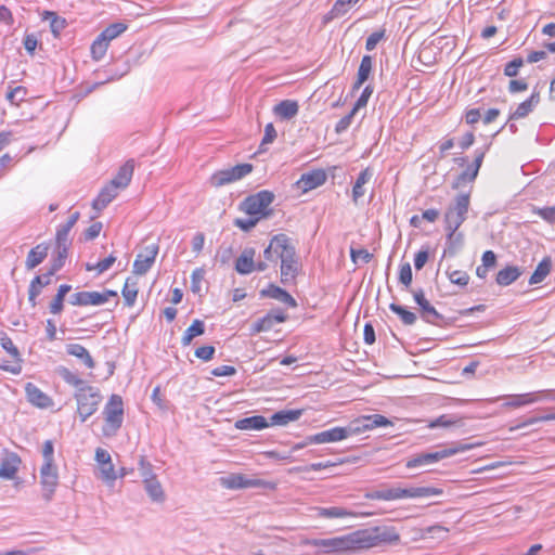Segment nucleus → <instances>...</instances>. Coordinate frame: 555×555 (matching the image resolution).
Returning a JSON list of instances; mask_svg holds the SVG:
<instances>
[{"mask_svg":"<svg viewBox=\"0 0 555 555\" xmlns=\"http://www.w3.org/2000/svg\"><path fill=\"white\" fill-rule=\"evenodd\" d=\"M400 534L396 528L387 526H376L366 529H359L345 535L309 539L305 541L306 545L314 546L318 554H352L366 551L382 544H398Z\"/></svg>","mask_w":555,"mask_h":555,"instance_id":"obj_1","label":"nucleus"},{"mask_svg":"<svg viewBox=\"0 0 555 555\" xmlns=\"http://www.w3.org/2000/svg\"><path fill=\"white\" fill-rule=\"evenodd\" d=\"M469 206L470 194L459 193L444 211V230L447 232V238L450 241L451 245L453 244L454 237L460 238V241L462 240V233H457V230L466 220Z\"/></svg>","mask_w":555,"mask_h":555,"instance_id":"obj_2","label":"nucleus"},{"mask_svg":"<svg viewBox=\"0 0 555 555\" xmlns=\"http://www.w3.org/2000/svg\"><path fill=\"white\" fill-rule=\"evenodd\" d=\"M442 489L435 487H383L378 490L367 491V500L396 501L401 499L430 498L442 494Z\"/></svg>","mask_w":555,"mask_h":555,"instance_id":"obj_3","label":"nucleus"},{"mask_svg":"<svg viewBox=\"0 0 555 555\" xmlns=\"http://www.w3.org/2000/svg\"><path fill=\"white\" fill-rule=\"evenodd\" d=\"M74 397L77 402V413L81 423H85L98 411L102 401L100 390L90 385L76 389Z\"/></svg>","mask_w":555,"mask_h":555,"instance_id":"obj_4","label":"nucleus"},{"mask_svg":"<svg viewBox=\"0 0 555 555\" xmlns=\"http://www.w3.org/2000/svg\"><path fill=\"white\" fill-rule=\"evenodd\" d=\"M105 424L102 433L105 437H113L120 429L124 422V402L119 395H112L103 410Z\"/></svg>","mask_w":555,"mask_h":555,"instance_id":"obj_5","label":"nucleus"},{"mask_svg":"<svg viewBox=\"0 0 555 555\" xmlns=\"http://www.w3.org/2000/svg\"><path fill=\"white\" fill-rule=\"evenodd\" d=\"M473 446L470 444H463L459 443L456 447L453 448H446L439 451L435 452H424L415 454L414 456H411L405 462L406 468H417L422 466H428L431 464H435L443 459L450 457L452 455H455L460 452H465L467 450H470Z\"/></svg>","mask_w":555,"mask_h":555,"instance_id":"obj_6","label":"nucleus"},{"mask_svg":"<svg viewBox=\"0 0 555 555\" xmlns=\"http://www.w3.org/2000/svg\"><path fill=\"white\" fill-rule=\"evenodd\" d=\"M273 199V193L263 190L247 196L241 203V210L249 216H257L259 219H261L271 215V209L269 206L272 204Z\"/></svg>","mask_w":555,"mask_h":555,"instance_id":"obj_7","label":"nucleus"},{"mask_svg":"<svg viewBox=\"0 0 555 555\" xmlns=\"http://www.w3.org/2000/svg\"><path fill=\"white\" fill-rule=\"evenodd\" d=\"M251 170L253 165L248 163L240 164L230 168H224L214 172L209 178V183L214 188H221L223 185L241 180L242 178L250 173Z\"/></svg>","mask_w":555,"mask_h":555,"instance_id":"obj_8","label":"nucleus"},{"mask_svg":"<svg viewBox=\"0 0 555 555\" xmlns=\"http://www.w3.org/2000/svg\"><path fill=\"white\" fill-rule=\"evenodd\" d=\"M111 297H117V292L106 289L103 293L99 292H77L69 298L73 306H101L108 301Z\"/></svg>","mask_w":555,"mask_h":555,"instance_id":"obj_9","label":"nucleus"},{"mask_svg":"<svg viewBox=\"0 0 555 555\" xmlns=\"http://www.w3.org/2000/svg\"><path fill=\"white\" fill-rule=\"evenodd\" d=\"M543 399L555 401V395H553V390L544 389L533 392L509 395L506 397V401L503 405L506 408L517 409L524 405L535 403Z\"/></svg>","mask_w":555,"mask_h":555,"instance_id":"obj_10","label":"nucleus"},{"mask_svg":"<svg viewBox=\"0 0 555 555\" xmlns=\"http://www.w3.org/2000/svg\"><path fill=\"white\" fill-rule=\"evenodd\" d=\"M281 282L287 284L296 279L298 273V261L295 247L289 243L286 249L281 250Z\"/></svg>","mask_w":555,"mask_h":555,"instance_id":"obj_11","label":"nucleus"},{"mask_svg":"<svg viewBox=\"0 0 555 555\" xmlns=\"http://www.w3.org/2000/svg\"><path fill=\"white\" fill-rule=\"evenodd\" d=\"M40 485L43 499L50 502L59 485V473L55 464H42L40 468Z\"/></svg>","mask_w":555,"mask_h":555,"instance_id":"obj_12","label":"nucleus"},{"mask_svg":"<svg viewBox=\"0 0 555 555\" xmlns=\"http://www.w3.org/2000/svg\"><path fill=\"white\" fill-rule=\"evenodd\" d=\"M221 486L227 489H246V488H272L269 481L258 478H248L242 474H230L220 479Z\"/></svg>","mask_w":555,"mask_h":555,"instance_id":"obj_13","label":"nucleus"},{"mask_svg":"<svg viewBox=\"0 0 555 555\" xmlns=\"http://www.w3.org/2000/svg\"><path fill=\"white\" fill-rule=\"evenodd\" d=\"M95 461L99 464L100 478L107 485L113 486L118 475L112 462L111 454L102 448L95 450Z\"/></svg>","mask_w":555,"mask_h":555,"instance_id":"obj_14","label":"nucleus"},{"mask_svg":"<svg viewBox=\"0 0 555 555\" xmlns=\"http://www.w3.org/2000/svg\"><path fill=\"white\" fill-rule=\"evenodd\" d=\"M489 146L490 145H487L483 149L475 150V159L473 164L468 165L466 169L456 178L455 182L453 183V189H459L465 183H472L475 181Z\"/></svg>","mask_w":555,"mask_h":555,"instance_id":"obj_15","label":"nucleus"},{"mask_svg":"<svg viewBox=\"0 0 555 555\" xmlns=\"http://www.w3.org/2000/svg\"><path fill=\"white\" fill-rule=\"evenodd\" d=\"M351 426L348 428L346 427H333L327 430L320 431L318 434H314L312 436H309L308 442L309 443H328V442H336L341 441L346 438H348L350 435H352Z\"/></svg>","mask_w":555,"mask_h":555,"instance_id":"obj_16","label":"nucleus"},{"mask_svg":"<svg viewBox=\"0 0 555 555\" xmlns=\"http://www.w3.org/2000/svg\"><path fill=\"white\" fill-rule=\"evenodd\" d=\"M158 249L159 247L157 244L145 246L143 251L137 255L133 262V273L138 275L145 274L155 262Z\"/></svg>","mask_w":555,"mask_h":555,"instance_id":"obj_17","label":"nucleus"},{"mask_svg":"<svg viewBox=\"0 0 555 555\" xmlns=\"http://www.w3.org/2000/svg\"><path fill=\"white\" fill-rule=\"evenodd\" d=\"M415 302L421 308L422 319L430 324L438 325L443 320V317L436 310L434 306L425 298L423 289L413 293Z\"/></svg>","mask_w":555,"mask_h":555,"instance_id":"obj_18","label":"nucleus"},{"mask_svg":"<svg viewBox=\"0 0 555 555\" xmlns=\"http://www.w3.org/2000/svg\"><path fill=\"white\" fill-rule=\"evenodd\" d=\"M392 425V422L380 414L365 415L351 423L352 433H362L377 427Z\"/></svg>","mask_w":555,"mask_h":555,"instance_id":"obj_19","label":"nucleus"},{"mask_svg":"<svg viewBox=\"0 0 555 555\" xmlns=\"http://www.w3.org/2000/svg\"><path fill=\"white\" fill-rule=\"evenodd\" d=\"M289 243L291 241L285 234L273 236L268 247L263 250L264 260L276 263L281 258V250L284 251Z\"/></svg>","mask_w":555,"mask_h":555,"instance_id":"obj_20","label":"nucleus"},{"mask_svg":"<svg viewBox=\"0 0 555 555\" xmlns=\"http://www.w3.org/2000/svg\"><path fill=\"white\" fill-rule=\"evenodd\" d=\"M326 181V173L322 169L302 173L296 185L304 193L321 186Z\"/></svg>","mask_w":555,"mask_h":555,"instance_id":"obj_21","label":"nucleus"},{"mask_svg":"<svg viewBox=\"0 0 555 555\" xmlns=\"http://www.w3.org/2000/svg\"><path fill=\"white\" fill-rule=\"evenodd\" d=\"M52 275H54V273L48 270L47 273L42 275H37L31 280L28 288V301L31 305V307H36V298L40 295L42 287L51 283Z\"/></svg>","mask_w":555,"mask_h":555,"instance_id":"obj_22","label":"nucleus"},{"mask_svg":"<svg viewBox=\"0 0 555 555\" xmlns=\"http://www.w3.org/2000/svg\"><path fill=\"white\" fill-rule=\"evenodd\" d=\"M118 190L120 189L114 185L112 182L107 183L93 201L92 207L99 211L104 209L114 198H116L118 195Z\"/></svg>","mask_w":555,"mask_h":555,"instance_id":"obj_23","label":"nucleus"},{"mask_svg":"<svg viewBox=\"0 0 555 555\" xmlns=\"http://www.w3.org/2000/svg\"><path fill=\"white\" fill-rule=\"evenodd\" d=\"M134 160L128 159L117 171L116 176L109 181L119 189H126L133 176Z\"/></svg>","mask_w":555,"mask_h":555,"instance_id":"obj_24","label":"nucleus"},{"mask_svg":"<svg viewBox=\"0 0 555 555\" xmlns=\"http://www.w3.org/2000/svg\"><path fill=\"white\" fill-rule=\"evenodd\" d=\"M260 295L262 297H269V298L276 299L283 304L288 305L289 307L297 306L296 300L288 292H286L285 289L281 288L280 286H276L274 284H270L268 286V288L262 289L260 292Z\"/></svg>","mask_w":555,"mask_h":555,"instance_id":"obj_25","label":"nucleus"},{"mask_svg":"<svg viewBox=\"0 0 555 555\" xmlns=\"http://www.w3.org/2000/svg\"><path fill=\"white\" fill-rule=\"evenodd\" d=\"M302 410H281L270 416L269 426H285L299 420Z\"/></svg>","mask_w":555,"mask_h":555,"instance_id":"obj_26","label":"nucleus"},{"mask_svg":"<svg viewBox=\"0 0 555 555\" xmlns=\"http://www.w3.org/2000/svg\"><path fill=\"white\" fill-rule=\"evenodd\" d=\"M234 427L240 430H261L269 427V423L264 416L254 415L237 420Z\"/></svg>","mask_w":555,"mask_h":555,"instance_id":"obj_27","label":"nucleus"},{"mask_svg":"<svg viewBox=\"0 0 555 555\" xmlns=\"http://www.w3.org/2000/svg\"><path fill=\"white\" fill-rule=\"evenodd\" d=\"M28 401L41 409L48 408L51 404V399L36 385L28 383L25 387Z\"/></svg>","mask_w":555,"mask_h":555,"instance_id":"obj_28","label":"nucleus"},{"mask_svg":"<svg viewBox=\"0 0 555 555\" xmlns=\"http://www.w3.org/2000/svg\"><path fill=\"white\" fill-rule=\"evenodd\" d=\"M143 487L152 502L163 504L166 501L165 490L157 477L151 480H145L143 482Z\"/></svg>","mask_w":555,"mask_h":555,"instance_id":"obj_29","label":"nucleus"},{"mask_svg":"<svg viewBox=\"0 0 555 555\" xmlns=\"http://www.w3.org/2000/svg\"><path fill=\"white\" fill-rule=\"evenodd\" d=\"M255 249L254 248H245L242 255L236 259L235 270L240 274H249L255 270L254 262Z\"/></svg>","mask_w":555,"mask_h":555,"instance_id":"obj_30","label":"nucleus"},{"mask_svg":"<svg viewBox=\"0 0 555 555\" xmlns=\"http://www.w3.org/2000/svg\"><path fill=\"white\" fill-rule=\"evenodd\" d=\"M369 514H358L353 511L339 507V506H331V507H319L318 516L323 518H345V517H358V516H367Z\"/></svg>","mask_w":555,"mask_h":555,"instance_id":"obj_31","label":"nucleus"},{"mask_svg":"<svg viewBox=\"0 0 555 555\" xmlns=\"http://www.w3.org/2000/svg\"><path fill=\"white\" fill-rule=\"evenodd\" d=\"M49 246L47 244H39L31 248L27 255L25 266L28 270L35 269L48 256Z\"/></svg>","mask_w":555,"mask_h":555,"instance_id":"obj_32","label":"nucleus"},{"mask_svg":"<svg viewBox=\"0 0 555 555\" xmlns=\"http://www.w3.org/2000/svg\"><path fill=\"white\" fill-rule=\"evenodd\" d=\"M521 273L522 271L520 268L516 266H506L498 272L495 282L500 286H508L514 283L521 275Z\"/></svg>","mask_w":555,"mask_h":555,"instance_id":"obj_33","label":"nucleus"},{"mask_svg":"<svg viewBox=\"0 0 555 555\" xmlns=\"http://www.w3.org/2000/svg\"><path fill=\"white\" fill-rule=\"evenodd\" d=\"M274 114L282 119L288 120L298 114L299 106L296 101L284 100L274 106Z\"/></svg>","mask_w":555,"mask_h":555,"instance_id":"obj_34","label":"nucleus"},{"mask_svg":"<svg viewBox=\"0 0 555 555\" xmlns=\"http://www.w3.org/2000/svg\"><path fill=\"white\" fill-rule=\"evenodd\" d=\"M66 351L69 356L80 359L88 369H94L95 363L90 352L80 344H68Z\"/></svg>","mask_w":555,"mask_h":555,"instance_id":"obj_35","label":"nucleus"},{"mask_svg":"<svg viewBox=\"0 0 555 555\" xmlns=\"http://www.w3.org/2000/svg\"><path fill=\"white\" fill-rule=\"evenodd\" d=\"M373 68V59L370 55H364L361 60L358 74H357V80L354 81L352 89L358 90L361 88V86L369 79V76Z\"/></svg>","mask_w":555,"mask_h":555,"instance_id":"obj_36","label":"nucleus"},{"mask_svg":"<svg viewBox=\"0 0 555 555\" xmlns=\"http://www.w3.org/2000/svg\"><path fill=\"white\" fill-rule=\"evenodd\" d=\"M373 173L369 168L362 170L352 188V199L354 203H358L359 198H361L365 194L364 185L371 180Z\"/></svg>","mask_w":555,"mask_h":555,"instance_id":"obj_37","label":"nucleus"},{"mask_svg":"<svg viewBox=\"0 0 555 555\" xmlns=\"http://www.w3.org/2000/svg\"><path fill=\"white\" fill-rule=\"evenodd\" d=\"M552 269V260L550 257L543 258L537 266L535 270L531 274L529 279V284H539L541 283L551 272Z\"/></svg>","mask_w":555,"mask_h":555,"instance_id":"obj_38","label":"nucleus"},{"mask_svg":"<svg viewBox=\"0 0 555 555\" xmlns=\"http://www.w3.org/2000/svg\"><path fill=\"white\" fill-rule=\"evenodd\" d=\"M540 96L538 93H532L529 99L520 103L514 113L511 115V119H519L526 117L533 107L539 103Z\"/></svg>","mask_w":555,"mask_h":555,"instance_id":"obj_39","label":"nucleus"},{"mask_svg":"<svg viewBox=\"0 0 555 555\" xmlns=\"http://www.w3.org/2000/svg\"><path fill=\"white\" fill-rule=\"evenodd\" d=\"M138 283L133 278H127L125 285L122 287L121 294L125 299V305L128 307H132L137 300L138 296Z\"/></svg>","mask_w":555,"mask_h":555,"instance_id":"obj_40","label":"nucleus"},{"mask_svg":"<svg viewBox=\"0 0 555 555\" xmlns=\"http://www.w3.org/2000/svg\"><path fill=\"white\" fill-rule=\"evenodd\" d=\"M205 332V323L202 320H194L192 324L185 330L181 343L183 346L191 344L194 337L203 335Z\"/></svg>","mask_w":555,"mask_h":555,"instance_id":"obj_41","label":"nucleus"},{"mask_svg":"<svg viewBox=\"0 0 555 555\" xmlns=\"http://www.w3.org/2000/svg\"><path fill=\"white\" fill-rule=\"evenodd\" d=\"M70 289H72V286L68 284L60 285L57 293L49 307L51 313L60 314L63 311L64 298Z\"/></svg>","mask_w":555,"mask_h":555,"instance_id":"obj_42","label":"nucleus"},{"mask_svg":"<svg viewBox=\"0 0 555 555\" xmlns=\"http://www.w3.org/2000/svg\"><path fill=\"white\" fill-rule=\"evenodd\" d=\"M17 464L18 459L15 456L12 459L3 460L0 465V478L13 479L18 469Z\"/></svg>","mask_w":555,"mask_h":555,"instance_id":"obj_43","label":"nucleus"},{"mask_svg":"<svg viewBox=\"0 0 555 555\" xmlns=\"http://www.w3.org/2000/svg\"><path fill=\"white\" fill-rule=\"evenodd\" d=\"M127 29V26L122 23H115L107 26L99 36L111 43V41L117 38Z\"/></svg>","mask_w":555,"mask_h":555,"instance_id":"obj_44","label":"nucleus"},{"mask_svg":"<svg viewBox=\"0 0 555 555\" xmlns=\"http://www.w3.org/2000/svg\"><path fill=\"white\" fill-rule=\"evenodd\" d=\"M389 309L393 313L398 314L399 318L401 319L402 323L405 325H412L416 321V314L414 312L406 310L404 307H402L400 305L392 302L389 305Z\"/></svg>","mask_w":555,"mask_h":555,"instance_id":"obj_45","label":"nucleus"},{"mask_svg":"<svg viewBox=\"0 0 555 555\" xmlns=\"http://www.w3.org/2000/svg\"><path fill=\"white\" fill-rule=\"evenodd\" d=\"M59 374L65 383L76 387V389L82 386H88L76 373L72 372L67 367H60Z\"/></svg>","mask_w":555,"mask_h":555,"instance_id":"obj_46","label":"nucleus"},{"mask_svg":"<svg viewBox=\"0 0 555 555\" xmlns=\"http://www.w3.org/2000/svg\"><path fill=\"white\" fill-rule=\"evenodd\" d=\"M109 43L103 40L100 36L91 44V56L94 61H100L104 57Z\"/></svg>","mask_w":555,"mask_h":555,"instance_id":"obj_47","label":"nucleus"},{"mask_svg":"<svg viewBox=\"0 0 555 555\" xmlns=\"http://www.w3.org/2000/svg\"><path fill=\"white\" fill-rule=\"evenodd\" d=\"M67 256L68 247L56 246V256L53 257L49 270L55 274L64 266Z\"/></svg>","mask_w":555,"mask_h":555,"instance_id":"obj_48","label":"nucleus"},{"mask_svg":"<svg viewBox=\"0 0 555 555\" xmlns=\"http://www.w3.org/2000/svg\"><path fill=\"white\" fill-rule=\"evenodd\" d=\"M139 470L142 478V482H144L145 480L156 478L153 465L151 464V462L146 460L144 455H141L139 459Z\"/></svg>","mask_w":555,"mask_h":555,"instance_id":"obj_49","label":"nucleus"},{"mask_svg":"<svg viewBox=\"0 0 555 555\" xmlns=\"http://www.w3.org/2000/svg\"><path fill=\"white\" fill-rule=\"evenodd\" d=\"M352 7L344 0H337L328 12V20L344 16Z\"/></svg>","mask_w":555,"mask_h":555,"instance_id":"obj_50","label":"nucleus"},{"mask_svg":"<svg viewBox=\"0 0 555 555\" xmlns=\"http://www.w3.org/2000/svg\"><path fill=\"white\" fill-rule=\"evenodd\" d=\"M70 228H66L65 224H61L57 230H56V235H55V243H56V246H61V247H69L70 245V242H69V232H70Z\"/></svg>","mask_w":555,"mask_h":555,"instance_id":"obj_51","label":"nucleus"},{"mask_svg":"<svg viewBox=\"0 0 555 555\" xmlns=\"http://www.w3.org/2000/svg\"><path fill=\"white\" fill-rule=\"evenodd\" d=\"M0 345L12 358L17 360L20 359V351L17 347L5 333H3L0 338Z\"/></svg>","mask_w":555,"mask_h":555,"instance_id":"obj_52","label":"nucleus"},{"mask_svg":"<svg viewBox=\"0 0 555 555\" xmlns=\"http://www.w3.org/2000/svg\"><path fill=\"white\" fill-rule=\"evenodd\" d=\"M26 95V89L24 87H15L11 89L7 95L5 99L13 105H17L20 102L24 100Z\"/></svg>","mask_w":555,"mask_h":555,"instance_id":"obj_53","label":"nucleus"},{"mask_svg":"<svg viewBox=\"0 0 555 555\" xmlns=\"http://www.w3.org/2000/svg\"><path fill=\"white\" fill-rule=\"evenodd\" d=\"M448 278L451 283L460 285V286H466L469 281V275L465 271L461 270H454L451 272H447Z\"/></svg>","mask_w":555,"mask_h":555,"instance_id":"obj_54","label":"nucleus"},{"mask_svg":"<svg viewBox=\"0 0 555 555\" xmlns=\"http://www.w3.org/2000/svg\"><path fill=\"white\" fill-rule=\"evenodd\" d=\"M272 327H273V325L271 324L270 319L267 315H264L253 323V325L250 327V332L254 335V334H258L261 332H268Z\"/></svg>","mask_w":555,"mask_h":555,"instance_id":"obj_55","label":"nucleus"},{"mask_svg":"<svg viewBox=\"0 0 555 555\" xmlns=\"http://www.w3.org/2000/svg\"><path fill=\"white\" fill-rule=\"evenodd\" d=\"M524 65V61L521 57H516L508 62L504 67V75L507 77H516L518 75L519 68Z\"/></svg>","mask_w":555,"mask_h":555,"instance_id":"obj_56","label":"nucleus"},{"mask_svg":"<svg viewBox=\"0 0 555 555\" xmlns=\"http://www.w3.org/2000/svg\"><path fill=\"white\" fill-rule=\"evenodd\" d=\"M399 281L406 287L412 283V269L409 262L402 263L399 271Z\"/></svg>","mask_w":555,"mask_h":555,"instance_id":"obj_57","label":"nucleus"},{"mask_svg":"<svg viewBox=\"0 0 555 555\" xmlns=\"http://www.w3.org/2000/svg\"><path fill=\"white\" fill-rule=\"evenodd\" d=\"M356 113H357L356 109L352 108L349 114H347L346 116L340 118L335 126V131L337 133H341V132L346 131L349 128V126L351 125Z\"/></svg>","mask_w":555,"mask_h":555,"instance_id":"obj_58","label":"nucleus"},{"mask_svg":"<svg viewBox=\"0 0 555 555\" xmlns=\"http://www.w3.org/2000/svg\"><path fill=\"white\" fill-rule=\"evenodd\" d=\"M259 220H260L259 217H253V216H250L247 219L237 218L234 220V225L240 228L243 231H249L256 227V224Z\"/></svg>","mask_w":555,"mask_h":555,"instance_id":"obj_59","label":"nucleus"},{"mask_svg":"<svg viewBox=\"0 0 555 555\" xmlns=\"http://www.w3.org/2000/svg\"><path fill=\"white\" fill-rule=\"evenodd\" d=\"M372 93L373 87L370 85L366 86L352 108L356 109V112H358L360 108L365 107Z\"/></svg>","mask_w":555,"mask_h":555,"instance_id":"obj_60","label":"nucleus"},{"mask_svg":"<svg viewBox=\"0 0 555 555\" xmlns=\"http://www.w3.org/2000/svg\"><path fill=\"white\" fill-rule=\"evenodd\" d=\"M204 270L203 269H195L192 272L191 275V289L193 293H199L201 292V283L204 279Z\"/></svg>","mask_w":555,"mask_h":555,"instance_id":"obj_61","label":"nucleus"},{"mask_svg":"<svg viewBox=\"0 0 555 555\" xmlns=\"http://www.w3.org/2000/svg\"><path fill=\"white\" fill-rule=\"evenodd\" d=\"M533 211L548 223L555 222V207L535 208Z\"/></svg>","mask_w":555,"mask_h":555,"instance_id":"obj_62","label":"nucleus"},{"mask_svg":"<svg viewBox=\"0 0 555 555\" xmlns=\"http://www.w3.org/2000/svg\"><path fill=\"white\" fill-rule=\"evenodd\" d=\"M350 257H351V260L357 263L358 260H362L363 262L367 263L371 258H372V254H370L366 249L364 248H360V249H353L351 248L350 250Z\"/></svg>","mask_w":555,"mask_h":555,"instance_id":"obj_63","label":"nucleus"},{"mask_svg":"<svg viewBox=\"0 0 555 555\" xmlns=\"http://www.w3.org/2000/svg\"><path fill=\"white\" fill-rule=\"evenodd\" d=\"M48 15L51 17V21H50V27H51V31L57 36L60 34V31L62 29H64L65 27V20L63 18H60L59 16H56L54 13L52 12H48Z\"/></svg>","mask_w":555,"mask_h":555,"instance_id":"obj_64","label":"nucleus"}]
</instances>
